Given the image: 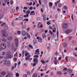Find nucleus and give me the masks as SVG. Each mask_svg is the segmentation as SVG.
I'll return each mask as SVG.
<instances>
[{
    "label": "nucleus",
    "instance_id": "nucleus-40",
    "mask_svg": "<svg viewBox=\"0 0 77 77\" xmlns=\"http://www.w3.org/2000/svg\"><path fill=\"white\" fill-rule=\"evenodd\" d=\"M66 62H68V57H66L65 59Z\"/></svg>",
    "mask_w": 77,
    "mask_h": 77
},
{
    "label": "nucleus",
    "instance_id": "nucleus-28",
    "mask_svg": "<svg viewBox=\"0 0 77 77\" xmlns=\"http://www.w3.org/2000/svg\"><path fill=\"white\" fill-rule=\"evenodd\" d=\"M3 17V14H1L0 15V20H1L2 18V17Z\"/></svg>",
    "mask_w": 77,
    "mask_h": 77
},
{
    "label": "nucleus",
    "instance_id": "nucleus-53",
    "mask_svg": "<svg viewBox=\"0 0 77 77\" xmlns=\"http://www.w3.org/2000/svg\"><path fill=\"white\" fill-rule=\"evenodd\" d=\"M57 37H59V31L57 30Z\"/></svg>",
    "mask_w": 77,
    "mask_h": 77
},
{
    "label": "nucleus",
    "instance_id": "nucleus-52",
    "mask_svg": "<svg viewBox=\"0 0 77 77\" xmlns=\"http://www.w3.org/2000/svg\"><path fill=\"white\" fill-rule=\"evenodd\" d=\"M11 24H12V26H14V22L13 21L12 22Z\"/></svg>",
    "mask_w": 77,
    "mask_h": 77
},
{
    "label": "nucleus",
    "instance_id": "nucleus-64",
    "mask_svg": "<svg viewBox=\"0 0 77 77\" xmlns=\"http://www.w3.org/2000/svg\"><path fill=\"white\" fill-rule=\"evenodd\" d=\"M29 59V57H26L25 58L26 60H28Z\"/></svg>",
    "mask_w": 77,
    "mask_h": 77
},
{
    "label": "nucleus",
    "instance_id": "nucleus-50",
    "mask_svg": "<svg viewBox=\"0 0 77 77\" xmlns=\"http://www.w3.org/2000/svg\"><path fill=\"white\" fill-rule=\"evenodd\" d=\"M49 33L51 34H53V32H52V31H51V30H49Z\"/></svg>",
    "mask_w": 77,
    "mask_h": 77
},
{
    "label": "nucleus",
    "instance_id": "nucleus-59",
    "mask_svg": "<svg viewBox=\"0 0 77 77\" xmlns=\"http://www.w3.org/2000/svg\"><path fill=\"white\" fill-rule=\"evenodd\" d=\"M25 21H29V19L26 18L24 19Z\"/></svg>",
    "mask_w": 77,
    "mask_h": 77
},
{
    "label": "nucleus",
    "instance_id": "nucleus-25",
    "mask_svg": "<svg viewBox=\"0 0 77 77\" xmlns=\"http://www.w3.org/2000/svg\"><path fill=\"white\" fill-rule=\"evenodd\" d=\"M37 75V74H36V73H35L34 74H33L32 77H36Z\"/></svg>",
    "mask_w": 77,
    "mask_h": 77
},
{
    "label": "nucleus",
    "instance_id": "nucleus-11",
    "mask_svg": "<svg viewBox=\"0 0 77 77\" xmlns=\"http://www.w3.org/2000/svg\"><path fill=\"white\" fill-rule=\"evenodd\" d=\"M26 36L27 37V38H30V35H29V33L27 32L26 33Z\"/></svg>",
    "mask_w": 77,
    "mask_h": 77
},
{
    "label": "nucleus",
    "instance_id": "nucleus-38",
    "mask_svg": "<svg viewBox=\"0 0 77 77\" xmlns=\"http://www.w3.org/2000/svg\"><path fill=\"white\" fill-rule=\"evenodd\" d=\"M41 62H42V63L44 65V63H45V62H44L43 60H41Z\"/></svg>",
    "mask_w": 77,
    "mask_h": 77
},
{
    "label": "nucleus",
    "instance_id": "nucleus-47",
    "mask_svg": "<svg viewBox=\"0 0 77 77\" xmlns=\"http://www.w3.org/2000/svg\"><path fill=\"white\" fill-rule=\"evenodd\" d=\"M17 33L18 35H20V34H21V32L20 31H17Z\"/></svg>",
    "mask_w": 77,
    "mask_h": 77
},
{
    "label": "nucleus",
    "instance_id": "nucleus-35",
    "mask_svg": "<svg viewBox=\"0 0 77 77\" xmlns=\"http://www.w3.org/2000/svg\"><path fill=\"white\" fill-rule=\"evenodd\" d=\"M16 75L17 77H19V73H17L16 74Z\"/></svg>",
    "mask_w": 77,
    "mask_h": 77
},
{
    "label": "nucleus",
    "instance_id": "nucleus-6",
    "mask_svg": "<svg viewBox=\"0 0 77 77\" xmlns=\"http://www.w3.org/2000/svg\"><path fill=\"white\" fill-rule=\"evenodd\" d=\"M35 54H39V49L36 50Z\"/></svg>",
    "mask_w": 77,
    "mask_h": 77
},
{
    "label": "nucleus",
    "instance_id": "nucleus-21",
    "mask_svg": "<svg viewBox=\"0 0 77 77\" xmlns=\"http://www.w3.org/2000/svg\"><path fill=\"white\" fill-rule=\"evenodd\" d=\"M2 41H3V42H6L7 40L5 38H3L2 39Z\"/></svg>",
    "mask_w": 77,
    "mask_h": 77
},
{
    "label": "nucleus",
    "instance_id": "nucleus-9",
    "mask_svg": "<svg viewBox=\"0 0 77 77\" xmlns=\"http://www.w3.org/2000/svg\"><path fill=\"white\" fill-rule=\"evenodd\" d=\"M33 61L34 63H38V60L36 59H34Z\"/></svg>",
    "mask_w": 77,
    "mask_h": 77
},
{
    "label": "nucleus",
    "instance_id": "nucleus-19",
    "mask_svg": "<svg viewBox=\"0 0 77 77\" xmlns=\"http://www.w3.org/2000/svg\"><path fill=\"white\" fill-rule=\"evenodd\" d=\"M72 44H73V45H75V44H76V42H75V40H72Z\"/></svg>",
    "mask_w": 77,
    "mask_h": 77
},
{
    "label": "nucleus",
    "instance_id": "nucleus-62",
    "mask_svg": "<svg viewBox=\"0 0 77 77\" xmlns=\"http://www.w3.org/2000/svg\"><path fill=\"white\" fill-rule=\"evenodd\" d=\"M36 65V63H34L33 64L32 66H35V65Z\"/></svg>",
    "mask_w": 77,
    "mask_h": 77
},
{
    "label": "nucleus",
    "instance_id": "nucleus-16",
    "mask_svg": "<svg viewBox=\"0 0 77 77\" xmlns=\"http://www.w3.org/2000/svg\"><path fill=\"white\" fill-rule=\"evenodd\" d=\"M15 10L14 9H12L11 11V14L15 13Z\"/></svg>",
    "mask_w": 77,
    "mask_h": 77
},
{
    "label": "nucleus",
    "instance_id": "nucleus-17",
    "mask_svg": "<svg viewBox=\"0 0 77 77\" xmlns=\"http://www.w3.org/2000/svg\"><path fill=\"white\" fill-rule=\"evenodd\" d=\"M22 18H23V15H21L19 17V20H21L22 19Z\"/></svg>",
    "mask_w": 77,
    "mask_h": 77
},
{
    "label": "nucleus",
    "instance_id": "nucleus-39",
    "mask_svg": "<svg viewBox=\"0 0 77 77\" xmlns=\"http://www.w3.org/2000/svg\"><path fill=\"white\" fill-rule=\"evenodd\" d=\"M9 2V0H5L4 1V2L5 3H7V2Z\"/></svg>",
    "mask_w": 77,
    "mask_h": 77
},
{
    "label": "nucleus",
    "instance_id": "nucleus-20",
    "mask_svg": "<svg viewBox=\"0 0 77 77\" xmlns=\"http://www.w3.org/2000/svg\"><path fill=\"white\" fill-rule=\"evenodd\" d=\"M8 40H12V37L10 36L8 38Z\"/></svg>",
    "mask_w": 77,
    "mask_h": 77
},
{
    "label": "nucleus",
    "instance_id": "nucleus-46",
    "mask_svg": "<svg viewBox=\"0 0 77 77\" xmlns=\"http://www.w3.org/2000/svg\"><path fill=\"white\" fill-rule=\"evenodd\" d=\"M23 77H27V75L26 74L24 75L23 76Z\"/></svg>",
    "mask_w": 77,
    "mask_h": 77
},
{
    "label": "nucleus",
    "instance_id": "nucleus-63",
    "mask_svg": "<svg viewBox=\"0 0 77 77\" xmlns=\"http://www.w3.org/2000/svg\"><path fill=\"white\" fill-rule=\"evenodd\" d=\"M2 58H3V56H0V59H1Z\"/></svg>",
    "mask_w": 77,
    "mask_h": 77
},
{
    "label": "nucleus",
    "instance_id": "nucleus-5",
    "mask_svg": "<svg viewBox=\"0 0 77 77\" xmlns=\"http://www.w3.org/2000/svg\"><path fill=\"white\" fill-rule=\"evenodd\" d=\"M72 31L71 29H67L65 31V33L66 34H69V33H71V32H72Z\"/></svg>",
    "mask_w": 77,
    "mask_h": 77
},
{
    "label": "nucleus",
    "instance_id": "nucleus-48",
    "mask_svg": "<svg viewBox=\"0 0 77 77\" xmlns=\"http://www.w3.org/2000/svg\"><path fill=\"white\" fill-rule=\"evenodd\" d=\"M23 9H26V10H27L28 9V8L26 7H25L23 8Z\"/></svg>",
    "mask_w": 77,
    "mask_h": 77
},
{
    "label": "nucleus",
    "instance_id": "nucleus-51",
    "mask_svg": "<svg viewBox=\"0 0 77 77\" xmlns=\"http://www.w3.org/2000/svg\"><path fill=\"white\" fill-rule=\"evenodd\" d=\"M68 38H69V41H70V40H71V39H72V37H69Z\"/></svg>",
    "mask_w": 77,
    "mask_h": 77
},
{
    "label": "nucleus",
    "instance_id": "nucleus-27",
    "mask_svg": "<svg viewBox=\"0 0 77 77\" xmlns=\"http://www.w3.org/2000/svg\"><path fill=\"white\" fill-rule=\"evenodd\" d=\"M68 72H69V73H71L72 72V70L71 69H68Z\"/></svg>",
    "mask_w": 77,
    "mask_h": 77
},
{
    "label": "nucleus",
    "instance_id": "nucleus-12",
    "mask_svg": "<svg viewBox=\"0 0 77 77\" xmlns=\"http://www.w3.org/2000/svg\"><path fill=\"white\" fill-rule=\"evenodd\" d=\"M49 6L50 8H51V7H52V6H53V3L52 2H49Z\"/></svg>",
    "mask_w": 77,
    "mask_h": 77
},
{
    "label": "nucleus",
    "instance_id": "nucleus-42",
    "mask_svg": "<svg viewBox=\"0 0 77 77\" xmlns=\"http://www.w3.org/2000/svg\"><path fill=\"white\" fill-rule=\"evenodd\" d=\"M12 56L11 55H8V57H9V58H11Z\"/></svg>",
    "mask_w": 77,
    "mask_h": 77
},
{
    "label": "nucleus",
    "instance_id": "nucleus-4",
    "mask_svg": "<svg viewBox=\"0 0 77 77\" xmlns=\"http://www.w3.org/2000/svg\"><path fill=\"white\" fill-rule=\"evenodd\" d=\"M68 24L66 23H64L63 25V29H66L68 28Z\"/></svg>",
    "mask_w": 77,
    "mask_h": 77
},
{
    "label": "nucleus",
    "instance_id": "nucleus-58",
    "mask_svg": "<svg viewBox=\"0 0 77 77\" xmlns=\"http://www.w3.org/2000/svg\"><path fill=\"white\" fill-rule=\"evenodd\" d=\"M27 74L28 75H29L30 74V72H27Z\"/></svg>",
    "mask_w": 77,
    "mask_h": 77
},
{
    "label": "nucleus",
    "instance_id": "nucleus-60",
    "mask_svg": "<svg viewBox=\"0 0 77 77\" xmlns=\"http://www.w3.org/2000/svg\"><path fill=\"white\" fill-rule=\"evenodd\" d=\"M32 2H31L28 4H29V5H30V6H32Z\"/></svg>",
    "mask_w": 77,
    "mask_h": 77
},
{
    "label": "nucleus",
    "instance_id": "nucleus-61",
    "mask_svg": "<svg viewBox=\"0 0 77 77\" xmlns=\"http://www.w3.org/2000/svg\"><path fill=\"white\" fill-rule=\"evenodd\" d=\"M59 55V53H58L57 52H56L55 53V55H56V56H57V55Z\"/></svg>",
    "mask_w": 77,
    "mask_h": 77
},
{
    "label": "nucleus",
    "instance_id": "nucleus-23",
    "mask_svg": "<svg viewBox=\"0 0 77 77\" xmlns=\"http://www.w3.org/2000/svg\"><path fill=\"white\" fill-rule=\"evenodd\" d=\"M15 48V45L14 44H12L11 45V48L12 49H13V50H14V48Z\"/></svg>",
    "mask_w": 77,
    "mask_h": 77
},
{
    "label": "nucleus",
    "instance_id": "nucleus-22",
    "mask_svg": "<svg viewBox=\"0 0 77 77\" xmlns=\"http://www.w3.org/2000/svg\"><path fill=\"white\" fill-rule=\"evenodd\" d=\"M38 41L39 42H40L41 43H42V41L41 38H40L38 40Z\"/></svg>",
    "mask_w": 77,
    "mask_h": 77
},
{
    "label": "nucleus",
    "instance_id": "nucleus-13",
    "mask_svg": "<svg viewBox=\"0 0 77 77\" xmlns=\"http://www.w3.org/2000/svg\"><path fill=\"white\" fill-rule=\"evenodd\" d=\"M42 37L43 38H47V36H46V35L45 33H43L42 35Z\"/></svg>",
    "mask_w": 77,
    "mask_h": 77
},
{
    "label": "nucleus",
    "instance_id": "nucleus-31",
    "mask_svg": "<svg viewBox=\"0 0 77 77\" xmlns=\"http://www.w3.org/2000/svg\"><path fill=\"white\" fill-rule=\"evenodd\" d=\"M62 4H61L60 3H59L58 4V6L60 8V7H62Z\"/></svg>",
    "mask_w": 77,
    "mask_h": 77
},
{
    "label": "nucleus",
    "instance_id": "nucleus-30",
    "mask_svg": "<svg viewBox=\"0 0 77 77\" xmlns=\"http://www.w3.org/2000/svg\"><path fill=\"white\" fill-rule=\"evenodd\" d=\"M43 2L44 3H47V0H42Z\"/></svg>",
    "mask_w": 77,
    "mask_h": 77
},
{
    "label": "nucleus",
    "instance_id": "nucleus-26",
    "mask_svg": "<svg viewBox=\"0 0 77 77\" xmlns=\"http://www.w3.org/2000/svg\"><path fill=\"white\" fill-rule=\"evenodd\" d=\"M7 65L8 66H9L10 65V61H8L7 64Z\"/></svg>",
    "mask_w": 77,
    "mask_h": 77
},
{
    "label": "nucleus",
    "instance_id": "nucleus-36",
    "mask_svg": "<svg viewBox=\"0 0 77 77\" xmlns=\"http://www.w3.org/2000/svg\"><path fill=\"white\" fill-rule=\"evenodd\" d=\"M54 29L53 30V33H55L56 32V28H54Z\"/></svg>",
    "mask_w": 77,
    "mask_h": 77
},
{
    "label": "nucleus",
    "instance_id": "nucleus-45",
    "mask_svg": "<svg viewBox=\"0 0 77 77\" xmlns=\"http://www.w3.org/2000/svg\"><path fill=\"white\" fill-rule=\"evenodd\" d=\"M26 25H23L22 26V28H23V29H25V28H26Z\"/></svg>",
    "mask_w": 77,
    "mask_h": 77
},
{
    "label": "nucleus",
    "instance_id": "nucleus-37",
    "mask_svg": "<svg viewBox=\"0 0 77 77\" xmlns=\"http://www.w3.org/2000/svg\"><path fill=\"white\" fill-rule=\"evenodd\" d=\"M26 13L28 14H29L30 13V11L29 10L27 11H26Z\"/></svg>",
    "mask_w": 77,
    "mask_h": 77
},
{
    "label": "nucleus",
    "instance_id": "nucleus-1",
    "mask_svg": "<svg viewBox=\"0 0 77 77\" xmlns=\"http://www.w3.org/2000/svg\"><path fill=\"white\" fill-rule=\"evenodd\" d=\"M2 36L3 38H6L8 36V34L6 32V31L5 30H2Z\"/></svg>",
    "mask_w": 77,
    "mask_h": 77
},
{
    "label": "nucleus",
    "instance_id": "nucleus-57",
    "mask_svg": "<svg viewBox=\"0 0 77 77\" xmlns=\"http://www.w3.org/2000/svg\"><path fill=\"white\" fill-rule=\"evenodd\" d=\"M10 3L11 5H13V1H11Z\"/></svg>",
    "mask_w": 77,
    "mask_h": 77
},
{
    "label": "nucleus",
    "instance_id": "nucleus-56",
    "mask_svg": "<svg viewBox=\"0 0 77 77\" xmlns=\"http://www.w3.org/2000/svg\"><path fill=\"white\" fill-rule=\"evenodd\" d=\"M29 9L31 10H33V7H30L29 8Z\"/></svg>",
    "mask_w": 77,
    "mask_h": 77
},
{
    "label": "nucleus",
    "instance_id": "nucleus-29",
    "mask_svg": "<svg viewBox=\"0 0 77 77\" xmlns=\"http://www.w3.org/2000/svg\"><path fill=\"white\" fill-rule=\"evenodd\" d=\"M58 62V60H56L54 61L55 64H56Z\"/></svg>",
    "mask_w": 77,
    "mask_h": 77
},
{
    "label": "nucleus",
    "instance_id": "nucleus-34",
    "mask_svg": "<svg viewBox=\"0 0 77 77\" xmlns=\"http://www.w3.org/2000/svg\"><path fill=\"white\" fill-rule=\"evenodd\" d=\"M34 57H37V58H38V57H39V56H38V55H34Z\"/></svg>",
    "mask_w": 77,
    "mask_h": 77
},
{
    "label": "nucleus",
    "instance_id": "nucleus-3",
    "mask_svg": "<svg viewBox=\"0 0 77 77\" xmlns=\"http://www.w3.org/2000/svg\"><path fill=\"white\" fill-rule=\"evenodd\" d=\"M15 41V45L16 47H17L18 46V38H15L14 40Z\"/></svg>",
    "mask_w": 77,
    "mask_h": 77
},
{
    "label": "nucleus",
    "instance_id": "nucleus-32",
    "mask_svg": "<svg viewBox=\"0 0 77 77\" xmlns=\"http://www.w3.org/2000/svg\"><path fill=\"white\" fill-rule=\"evenodd\" d=\"M29 47H30V48H31L32 49H33V46H32L31 45H29Z\"/></svg>",
    "mask_w": 77,
    "mask_h": 77
},
{
    "label": "nucleus",
    "instance_id": "nucleus-24",
    "mask_svg": "<svg viewBox=\"0 0 77 77\" xmlns=\"http://www.w3.org/2000/svg\"><path fill=\"white\" fill-rule=\"evenodd\" d=\"M63 46L64 47H66L67 46V44L66 43H63Z\"/></svg>",
    "mask_w": 77,
    "mask_h": 77
},
{
    "label": "nucleus",
    "instance_id": "nucleus-14",
    "mask_svg": "<svg viewBox=\"0 0 77 77\" xmlns=\"http://www.w3.org/2000/svg\"><path fill=\"white\" fill-rule=\"evenodd\" d=\"M60 2V0H59L58 1H57V2H55V5L57 6V4H58V3H59Z\"/></svg>",
    "mask_w": 77,
    "mask_h": 77
},
{
    "label": "nucleus",
    "instance_id": "nucleus-7",
    "mask_svg": "<svg viewBox=\"0 0 77 77\" xmlns=\"http://www.w3.org/2000/svg\"><path fill=\"white\" fill-rule=\"evenodd\" d=\"M34 11H31L30 14H29V15H35V13H34Z\"/></svg>",
    "mask_w": 77,
    "mask_h": 77
},
{
    "label": "nucleus",
    "instance_id": "nucleus-49",
    "mask_svg": "<svg viewBox=\"0 0 77 77\" xmlns=\"http://www.w3.org/2000/svg\"><path fill=\"white\" fill-rule=\"evenodd\" d=\"M71 18H72V20H74V18L73 17V14H72V15Z\"/></svg>",
    "mask_w": 77,
    "mask_h": 77
},
{
    "label": "nucleus",
    "instance_id": "nucleus-54",
    "mask_svg": "<svg viewBox=\"0 0 77 77\" xmlns=\"http://www.w3.org/2000/svg\"><path fill=\"white\" fill-rule=\"evenodd\" d=\"M14 60L15 61H17V58L16 57H14Z\"/></svg>",
    "mask_w": 77,
    "mask_h": 77
},
{
    "label": "nucleus",
    "instance_id": "nucleus-10",
    "mask_svg": "<svg viewBox=\"0 0 77 77\" xmlns=\"http://www.w3.org/2000/svg\"><path fill=\"white\" fill-rule=\"evenodd\" d=\"M4 29L5 30H8V26L5 25L4 26Z\"/></svg>",
    "mask_w": 77,
    "mask_h": 77
},
{
    "label": "nucleus",
    "instance_id": "nucleus-8",
    "mask_svg": "<svg viewBox=\"0 0 77 77\" xmlns=\"http://www.w3.org/2000/svg\"><path fill=\"white\" fill-rule=\"evenodd\" d=\"M22 34L23 36H26V31H22Z\"/></svg>",
    "mask_w": 77,
    "mask_h": 77
},
{
    "label": "nucleus",
    "instance_id": "nucleus-41",
    "mask_svg": "<svg viewBox=\"0 0 77 77\" xmlns=\"http://www.w3.org/2000/svg\"><path fill=\"white\" fill-rule=\"evenodd\" d=\"M5 24H6V23H3L1 24V26H5Z\"/></svg>",
    "mask_w": 77,
    "mask_h": 77
},
{
    "label": "nucleus",
    "instance_id": "nucleus-33",
    "mask_svg": "<svg viewBox=\"0 0 77 77\" xmlns=\"http://www.w3.org/2000/svg\"><path fill=\"white\" fill-rule=\"evenodd\" d=\"M25 53V51H23L22 52V56H23V57L24 56V54Z\"/></svg>",
    "mask_w": 77,
    "mask_h": 77
},
{
    "label": "nucleus",
    "instance_id": "nucleus-2",
    "mask_svg": "<svg viewBox=\"0 0 77 77\" xmlns=\"http://www.w3.org/2000/svg\"><path fill=\"white\" fill-rule=\"evenodd\" d=\"M0 46L2 49H5L6 48V45L4 43H1Z\"/></svg>",
    "mask_w": 77,
    "mask_h": 77
},
{
    "label": "nucleus",
    "instance_id": "nucleus-43",
    "mask_svg": "<svg viewBox=\"0 0 77 77\" xmlns=\"http://www.w3.org/2000/svg\"><path fill=\"white\" fill-rule=\"evenodd\" d=\"M10 54H11V52H9L8 53H7V55L8 56L9 55H10Z\"/></svg>",
    "mask_w": 77,
    "mask_h": 77
},
{
    "label": "nucleus",
    "instance_id": "nucleus-55",
    "mask_svg": "<svg viewBox=\"0 0 77 77\" xmlns=\"http://www.w3.org/2000/svg\"><path fill=\"white\" fill-rule=\"evenodd\" d=\"M66 70H67V68H64L63 69V71H66Z\"/></svg>",
    "mask_w": 77,
    "mask_h": 77
},
{
    "label": "nucleus",
    "instance_id": "nucleus-15",
    "mask_svg": "<svg viewBox=\"0 0 77 77\" xmlns=\"http://www.w3.org/2000/svg\"><path fill=\"white\" fill-rule=\"evenodd\" d=\"M6 73L5 72H2L1 73V75H4L5 76V75H6Z\"/></svg>",
    "mask_w": 77,
    "mask_h": 77
},
{
    "label": "nucleus",
    "instance_id": "nucleus-44",
    "mask_svg": "<svg viewBox=\"0 0 77 77\" xmlns=\"http://www.w3.org/2000/svg\"><path fill=\"white\" fill-rule=\"evenodd\" d=\"M57 74H58V75H60L61 74V72H57Z\"/></svg>",
    "mask_w": 77,
    "mask_h": 77
},
{
    "label": "nucleus",
    "instance_id": "nucleus-18",
    "mask_svg": "<svg viewBox=\"0 0 77 77\" xmlns=\"http://www.w3.org/2000/svg\"><path fill=\"white\" fill-rule=\"evenodd\" d=\"M45 20H46V15L44 14L43 16V20L44 21H45Z\"/></svg>",
    "mask_w": 77,
    "mask_h": 77
}]
</instances>
